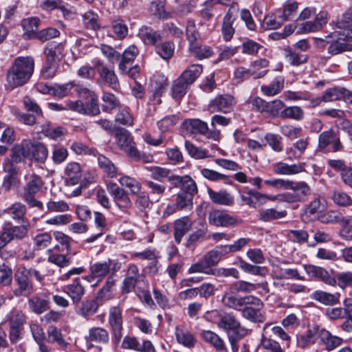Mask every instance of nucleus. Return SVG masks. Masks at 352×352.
I'll return each instance as SVG.
<instances>
[{"mask_svg": "<svg viewBox=\"0 0 352 352\" xmlns=\"http://www.w3.org/2000/svg\"><path fill=\"white\" fill-rule=\"evenodd\" d=\"M26 267L20 268L15 274L18 287L14 290L16 296H28L34 292V286Z\"/></svg>", "mask_w": 352, "mask_h": 352, "instance_id": "9b49d317", "label": "nucleus"}, {"mask_svg": "<svg viewBox=\"0 0 352 352\" xmlns=\"http://www.w3.org/2000/svg\"><path fill=\"white\" fill-rule=\"evenodd\" d=\"M305 170V165L302 163L288 164L285 162H277L273 166V170L277 175H296Z\"/></svg>", "mask_w": 352, "mask_h": 352, "instance_id": "c756f323", "label": "nucleus"}, {"mask_svg": "<svg viewBox=\"0 0 352 352\" xmlns=\"http://www.w3.org/2000/svg\"><path fill=\"white\" fill-rule=\"evenodd\" d=\"M202 71L203 69L201 65L194 64L185 69L180 75V77L190 85L200 76Z\"/></svg>", "mask_w": 352, "mask_h": 352, "instance_id": "603ef678", "label": "nucleus"}, {"mask_svg": "<svg viewBox=\"0 0 352 352\" xmlns=\"http://www.w3.org/2000/svg\"><path fill=\"white\" fill-rule=\"evenodd\" d=\"M55 251H60L59 245H56L53 249H49L47 260L60 267H67L71 264V257L67 254H61Z\"/></svg>", "mask_w": 352, "mask_h": 352, "instance_id": "e433bc0d", "label": "nucleus"}, {"mask_svg": "<svg viewBox=\"0 0 352 352\" xmlns=\"http://www.w3.org/2000/svg\"><path fill=\"white\" fill-rule=\"evenodd\" d=\"M235 103L236 101L232 96L230 94L219 95L210 102L208 107L212 113L220 111L228 113L231 112Z\"/></svg>", "mask_w": 352, "mask_h": 352, "instance_id": "ddd939ff", "label": "nucleus"}, {"mask_svg": "<svg viewBox=\"0 0 352 352\" xmlns=\"http://www.w3.org/2000/svg\"><path fill=\"white\" fill-rule=\"evenodd\" d=\"M39 23L40 19L37 17H30L22 21V26L25 31V35L28 38H35L38 33L37 29Z\"/></svg>", "mask_w": 352, "mask_h": 352, "instance_id": "8fccbe9b", "label": "nucleus"}, {"mask_svg": "<svg viewBox=\"0 0 352 352\" xmlns=\"http://www.w3.org/2000/svg\"><path fill=\"white\" fill-rule=\"evenodd\" d=\"M65 174L67 176L68 185H76L79 182L82 176V170L80 164L77 162L68 163L65 168Z\"/></svg>", "mask_w": 352, "mask_h": 352, "instance_id": "4c0bfd02", "label": "nucleus"}, {"mask_svg": "<svg viewBox=\"0 0 352 352\" xmlns=\"http://www.w3.org/2000/svg\"><path fill=\"white\" fill-rule=\"evenodd\" d=\"M122 268V262L119 259L109 258L102 262H96L92 264L89 267V278H103L106 276L110 274L112 276L118 272Z\"/></svg>", "mask_w": 352, "mask_h": 352, "instance_id": "39448f33", "label": "nucleus"}, {"mask_svg": "<svg viewBox=\"0 0 352 352\" xmlns=\"http://www.w3.org/2000/svg\"><path fill=\"white\" fill-rule=\"evenodd\" d=\"M184 145L188 153L196 160H203L211 157L208 150L195 146L188 141H186Z\"/></svg>", "mask_w": 352, "mask_h": 352, "instance_id": "052dcab7", "label": "nucleus"}, {"mask_svg": "<svg viewBox=\"0 0 352 352\" xmlns=\"http://www.w3.org/2000/svg\"><path fill=\"white\" fill-rule=\"evenodd\" d=\"M15 221H21L22 223L28 221L25 217L26 207L21 203H15L6 211Z\"/></svg>", "mask_w": 352, "mask_h": 352, "instance_id": "6e6d98bb", "label": "nucleus"}, {"mask_svg": "<svg viewBox=\"0 0 352 352\" xmlns=\"http://www.w3.org/2000/svg\"><path fill=\"white\" fill-rule=\"evenodd\" d=\"M98 307L96 300H87L82 302L77 313L78 315L87 318L94 315L97 311Z\"/></svg>", "mask_w": 352, "mask_h": 352, "instance_id": "338daca9", "label": "nucleus"}, {"mask_svg": "<svg viewBox=\"0 0 352 352\" xmlns=\"http://www.w3.org/2000/svg\"><path fill=\"white\" fill-rule=\"evenodd\" d=\"M102 110L110 113L120 105V101L113 94L104 92L102 96Z\"/></svg>", "mask_w": 352, "mask_h": 352, "instance_id": "69168bd1", "label": "nucleus"}, {"mask_svg": "<svg viewBox=\"0 0 352 352\" xmlns=\"http://www.w3.org/2000/svg\"><path fill=\"white\" fill-rule=\"evenodd\" d=\"M284 82V78L278 76L270 85H263L261 87V91L267 96H276L283 90Z\"/></svg>", "mask_w": 352, "mask_h": 352, "instance_id": "09e8293b", "label": "nucleus"}, {"mask_svg": "<svg viewBox=\"0 0 352 352\" xmlns=\"http://www.w3.org/2000/svg\"><path fill=\"white\" fill-rule=\"evenodd\" d=\"M28 303L30 309L36 314H41L50 308L49 301L41 294L35 295L29 298Z\"/></svg>", "mask_w": 352, "mask_h": 352, "instance_id": "58836bf2", "label": "nucleus"}, {"mask_svg": "<svg viewBox=\"0 0 352 352\" xmlns=\"http://www.w3.org/2000/svg\"><path fill=\"white\" fill-rule=\"evenodd\" d=\"M46 63L41 70V75L45 79L53 78L58 69V57L54 49L46 47L45 49Z\"/></svg>", "mask_w": 352, "mask_h": 352, "instance_id": "dca6fc26", "label": "nucleus"}, {"mask_svg": "<svg viewBox=\"0 0 352 352\" xmlns=\"http://www.w3.org/2000/svg\"><path fill=\"white\" fill-rule=\"evenodd\" d=\"M335 26L344 38L352 40V8L346 10L342 17L335 22Z\"/></svg>", "mask_w": 352, "mask_h": 352, "instance_id": "6ab92c4d", "label": "nucleus"}, {"mask_svg": "<svg viewBox=\"0 0 352 352\" xmlns=\"http://www.w3.org/2000/svg\"><path fill=\"white\" fill-rule=\"evenodd\" d=\"M208 193L210 199L214 204L232 206L234 204V197L226 190H220L219 192L208 189Z\"/></svg>", "mask_w": 352, "mask_h": 352, "instance_id": "79ce46f5", "label": "nucleus"}, {"mask_svg": "<svg viewBox=\"0 0 352 352\" xmlns=\"http://www.w3.org/2000/svg\"><path fill=\"white\" fill-rule=\"evenodd\" d=\"M30 229L29 221L22 223L20 226H14L10 222L5 223L0 232V256L7 258L4 248L12 241L22 240L25 238Z\"/></svg>", "mask_w": 352, "mask_h": 352, "instance_id": "f03ea898", "label": "nucleus"}, {"mask_svg": "<svg viewBox=\"0 0 352 352\" xmlns=\"http://www.w3.org/2000/svg\"><path fill=\"white\" fill-rule=\"evenodd\" d=\"M340 293H328L321 290H317L311 294V298L315 300L322 305L331 306L339 303Z\"/></svg>", "mask_w": 352, "mask_h": 352, "instance_id": "2f4dec72", "label": "nucleus"}, {"mask_svg": "<svg viewBox=\"0 0 352 352\" xmlns=\"http://www.w3.org/2000/svg\"><path fill=\"white\" fill-rule=\"evenodd\" d=\"M118 182L122 186L129 189L131 194L138 195L141 190L142 185L135 178L128 175H122Z\"/></svg>", "mask_w": 352, "mask_h": 352, "instance_id": "4d7b16f0", "label": "nucleus"}, {"mask_svg": "<svg viewBox=\"0 0 352 352\" xmlns=\"http://www.w3.org/2000/svg\"><path fill=\"white\" fill-rule=\"evenodd\" d=\"M287 214L285 210H277L276 208H261L258 211V219L263 222H271L285 218Z\"/></svg>", "mask_w": 352, "mask_h": 352, "instance_id": "f704fd0d", "label": "nucleus"}, {"mask_svg": "<svg viewBox=\"0 0 352 352\" xmlns=\"http://www.w3.org/2000/svg\"><path fill=\"white\" fill-rule=\"evenodd\" d=\"M92 64L97 68L100 78L107 82L112 89L116 90L119 87V81L113 69H109L98 58H95Z\"/></svg>", "mask_w": 352, "mask_h": 352, "instance_id": "2eb2a0df", "label": "nucleus"}, {"mask_svg": "<svg viewBox=\"0 0 352 352\" xmlns=\"http://www.w3.org/2000/svg\"><path fill=\"white\" fill-rule=\"evenodd\" d=\"M98 163L99 166L103 169L107 176L110 178H114L117 175V168L114 164L103 155L98 157Z\"/></svg>", "mask_w": 352, "mask_h": 352, "instance_id": "13d9d810", "label": "nucleus"}, {"mask_svg": "<svg viewBox=\"0 0 352 352\" xmlns=\"http://www.w3.org/2000/svg\"><path fill=\"white\" fill-rule=\"evenodd\" d=\"M253 298L250 300V303L243 305V308L239 311L243 318L253 322H263L265 318L261 310L264 306L263 301L256 296L250 295Z\"/></svg>", "mask_w": 352, "mask_h": 352, "instance_id": "6e6552de", "label": "nucleus"}, {"mask_svg": "<svg viewBox=\"0 0 352 352\" xmlns=\"http://www.w3.org/2000/svg\"><path fill=\"white\" fill-rule=\"evenodd\" d=\"M328 13L320 11L317 14L314 21H307L300 24L297 33L307 34L320 30L328 21Z\"/></svg>", "mask_w": 352, "mask_h": 352, "instance_id": "4468645a", "label": "nucleus"}, {"mask_svg": "<svg viewBox=\"0 0 352 352\" xmlns=\"http://www.w3.org/2000/svg\"><path fill=\"white\" fill-rule=\"evenodd\" d=\"M89 339L91 342L98 343H107L109 342V333L101 327H93L89 331Z\"/></svg>", "mask_w": 352, "mask_h": 352, "instance_id": "680f3d73", "label": "nucleus"}, {"mask_svg": "<svg viewBox=\"0 0 352 352\" xmlns=\"http://www.w3.org/2000/svg\"><path fill=\"white\" fill-rule=\"evenodd\" d=\"M201 336L204 341L214 346L218 352H227L224 342L214 332L208 330L202 331Z\"/></svg>", "mask_w": 352, "mask_h": 352, "instance_id": "c03bdc74", "label": "nucleus"}, {"mask_svg": "<svg viewBox=\"0 0 352 352\" xmlns=\"http://www.w3.org/2000/svg\"><path fill=\"white\" fill-rule=\"evenodd\" d=\"M193 196L179 191L175 198V204L178 210H191L193 205Z\"/></svg>", "mask_w": 352, "mask_h": 352, "instance_id": "e2e57ef3", "label": "nucleus"}, {"mask_svg": "<svg viewBox=\"0 0 352 352\" xmlns=\"http://www.w3.org/2000/svg\"><path fill=\"white\" fill-rule=\"evenodd\" d=\"M116 285V280L112 276H109L104 285L98 292L96 298L98 300L104 302L109 300L113 298L112 292L115 289Z\"/></svg>", "mask_w": 352, "mask_h": 352, "instance_id": "a19ab883", "label": "nucleus"}, {"mask_svg": "<svg viewBox=\"0 0 352 352\" xmlns=\"http://www.w3.org/2000/svg\"><path fill=\"white\" fill-rule=\"evenodd\" d=\"M80 89H82V87H80L74 82H69L62 85H55L52 87V96L58 98H62L69 95H73L74 92L78 93L79 95Z\"/></svg>", "mask_w": 352, "mask_h": 352, "instance_id": "c9c22d12", "label": "nucleus"}, {"mask_svg": "<svg viewBox=\"0 0 352 352\" xmlns=\"http://www.w3.org/2000/svg\"><path fill=\"white\" fill-rule=\"evenodd\" d=\"M34 69V60L32 56H19L7 74V80L12 87L22 86L31 78Z\"/></svg>", "mask_w": 352, "mask_h": 352, "instance_id": "f257e3e1", "label": "nucleus"}, {"mask_svg": "<svg viewBox=\"0 0 352 352\" xmlns=\"http://www.w3.org/2000/svg\"><path fill=\"white\" fill-rule=\"evenodd\" d=\"M24 105L28 111L35 113V115L22 113L19 115V120L28 125H33L36 123V118L42 116V111L39 106L30 97H25Z\"/></svg>", "mask_w": 352, "mask_h": 352, "instance_id": "aec40b11", "label": "nucleus"}, {"mask_svg": "<svg viewBox=\"0 0 352 352\" xmlns=\"http://www.w3.org/2000/svg\"><path fill=\"white\" fill-rule=\"evenodd\" d=\"M115 138L118 146L123 150L129 157L135 160L140 159V152L135 146L131 133L124 129H118L115 133Z\"/></svg>", "mask_w": 352, "mask_h": 352, "instance_id": "0eeeda50", "label": "nucleus"}, {"mask_svg": "<svg viewBox=\"0 0 352 352\" xmlns=\"http://www.w3.org/2000/svg\"><path fill=\"white\" fill-rule=\"evenodd\" d=\"M273 273L278 279H304V277L299 274L296 269L281 268L277 266L274 269Z\"/></svg>", "mask_w": 352, "mask_h": 352, "instance_id": "5fc2aeb1", "label": "nucleus"}, {"mask_svg": "<svg viewBox=\"0 0 352 352\" xmlns=\"http://www.w3.org/2000/svg\"><path fill=\"white\" fill-rule=\"evenodd\" d=\"M109 322L115 331V336L118 341L121 338L122 329V317L121 309L118 307H112L109 309Z\"/></svg>", "mask_w": 352, "mask_h": 352, "instance_id": "c85d7f7f", "label": "nucleus"}, {"mask_svg": "<svg viewBox=\"0 0 352 352\" xmlns=\"http://www.w3.org/2000/svg\"><path fill=\"white\" fill-rule=\"evenodd\" d=\"M175 335L177 342L186 348H193L197 343L195 335L183 325L176 326Z\"/></svg>", "mask_w": 352, "mask_h": 352, "instance_id": "4be33fe9", "label": "nucleus"}, {"mask_svg": "<svg viewBox=\"0 0 352 352\" xmlns=\"http://www.w3.org/2000/svg\"><path fill=\"white\" fill-rule=\"evenodd\" d=\"M5 320L9 323L10 328L23 329L26 317L22 311L13 309L7 314Z\"/></svg>", "mask_w": 352, "mask_h": 352, "instance_id": "37998d69", "label": "nucleus"}, {"mask_svg": "<svg viewBox=\"0 0 352 352\" xmlns=\"http://www.w3.org/2000/svg\"><path fill=\"white\" fill-rule=\"evenodd\" d=\"M146 169L151 173V178L158 182H163L166 179H168L170 173V169L158 166L146 167Z\"/></svg>", "mask_w": 352, "mask_h": 352, "instance_id": "0e129e2a", "label": "nucleus"}, {"mask_svg": "<svg viewBox=\"0 0 352 352\" xmlns=\"http://www.w3.org/2000/svg\"><path fill=\"white\" fill-rule=\"evenodd\" d=\"M65 292L70 297L74 304L77 305L81 300L85 290L79 278H75L72 283L65 287Z\"/></svg>", "mask_w": 352, "mask_h": 352, "instance_id": "7c9ffc66", "label": "nucleus"}, {"mask_svg": "<svg viewBox=\"0 0 352 352\" xmlns=\"http://www.w3.org/2000/svg\"><path fill=\"white\" fill-rule=\"evenodd\" d=\"M188 52L198 60L209 58L214 54L212 47L198 41L188 45Z\"/></svg>", "mask_w": 352, "mask_h": 352, "instance_id": "cd10ccee", "label": "nucleus"}, {"mask_svg": "<svg viewBox=\"0 0 352 352\" xmlns=\"http://www.w3.org/2000/svg\"><path fill=\"white\" fill-rule=\"evenodd\" d=\"M192 222L188 216L177 219L174 222V239L179 244L183 236L192 228Z\"/></svg>", "mask_w": 352, "mask_h": 352, "instance_id": "393cba45", "label": "nucleus"}, {"mask_svg": "<svg viewBox=\"0 0 352 352\" xmlns=\"http://www.w3.org/2000/svg\"><path fill=\"white\" fill-rule=\"evenodd\" d=\"M333 38H337L338 40L333 41L331 39V43L328 47L329 54L336 55L344 52L352 50V44L344 42V40L348 39L344 38L342 36L339 34L338 32L336 31L333 33Z\"/></svg>", "mask_w": 352, "mask_h": 352, "instance_id": "a878e982", "label": "nucleus"}, {"mask_svg": "<svg viewBox=\"0 0 352 352\" xmlns=\"http://www.w3.org/2000/svg\"><path fill=\"white\" fill-rule=\"evenodd\" d=\"M138 36L146 45H155L158 41L162 40L160 33L148 26L140 28Z\"/></svg>", "mask_w": 352, "mask_h": 352, "instance_id": "473e14b6", "label": "nucleus"}, {"mask_svg": "<svg viewBox=\"0 0 352 352\" xmlns=\"http://www.w3.org/2000/svg\"><path fill=\"white\" fill-rule=\"evenodd\" d=\"M325 209V201L322 198H316L305 208V214L308 216L309 219L313 220L318 214L323 212Z\"/></svg>", "mask_w": 352, "mask_h": 352, "instance_id": "3c124183", "label": "nucleus"}, {"mask_svg": "<svg viewBox=\"0 0 352 352\" xmlns=\"http://www.w3.org/2000/svg\"><path fill=\"white\" fill-rule=\"evenodd\" d=\"M79 96L86 99L84 104V115L96 116L99 114L100 109L98 104V97L94 91L87 88H82L80 90Z\"/></svg>", "mask_w": 352, "mask_h": 352, "instance_id": "a211bd4d", "label": "nucleus"}, {"mask_svg": "<svg viewBox=\"0 0 352 352\" xmlns=\"http://www.w3.org/2000/svg\"><path fill=\"white\" fill-rule=\"evenodd\" d=\"M28 160L44 164L48 157V149L42 142L27 140Z\"/></svg>", "mask_w": 352, "mask_h": 352, "instance_id": "f8f14e48", "label": "nucleus"}, {"mask_svg": "<svg viewBox=\"0 0 352 352\" xmlns=\"http://www.w3.org/2000/svg\"><path fill=\"white\" fill-rule=\"evenodd\" d=\"M346 90L342 88L333 87L327 89L322 94L321 98H317L313 101V104L317 106L321 101L329 102L339 100L346 95Z\"/></svg>", "mask_w": 352, "mask_h": 352, "instance_id": "72a5a7b5", "label": "nucleus"}, {"mask_svg": "<svg viewBox=\"0 0 352 352\" xmlns=\"http://www.w3.org/2000/svg\"><path fill=\"white\" fill-rule=\"evenodd\" d=\"M107 188L116 205L122 212L129 214V210L131 207L132 203L127 192L116 183H109Z\"/></svg>", "mask_w": 352, "mask_h": 352, "instance_id": "9d476101", "label": "nucleus"}, {"mask_svg": "<svg viewBox=\"0 0 352 352\" xmlns=\"http://www.w3.org/2000/svg\"><path fill=\"white\" fill-rule=\"evenodd\" d=\"M27 140H23L20 144H16L11 149L10 160L16 164L22 162L28 159Z\"/></svg>", "mask_w": 352, "mask_h": 352, "instance_id": "a18cd8bd", "label": "nucleus"}, {"mask_svg": "<svg viewBox=\"0 0 352 352\" xmlns=\"http://www.w3.org/2000/svg\"><path fill=\"white\" fill-rule=\"evenodd\" d=\"M209 314L211 318L220 317L219 322L217 323L219 329L227 333L232 331L238 338H243L248 334L249 331L241 326L239 320L232 313L220 316L219 311L212 310Z\"/></svg>", "mask_w": 352, "mask_h": 352, "instance_id": "20e7f679", "label": "nucleus"}, {"mask_svg": "<svg viewBox=\"0 0 352 352\" xmlns=\"http://www.w3.org/2000/svg\"><path fill=\"white\" fill-rule=\"evenodd\" d=\"M122 347L126 349H131L138 352H155V348L149 340H144L140 343L135 337L126 336L122 342Z\"/></svg>", "mask_w": 352, "mask_h": 352, "instance_id": "412c9836", "label": "nucleus"}, {"mask_svg": "<svg viewBox=\"0 0 352 352\" xmlns=\"http://www.w3.org/2000/svg\"><path fill=\"white\" fill-rule=\"evenodd\" d=\"M183 126L191 133H199L214 141L220 140V131L217 129L210 130L208 124L199 119H186L183 122Z\"/></svg>", "mask_w": 352, "mask_h": 352, "instance_id": "423d86ee", "label": "nucleus"}, {"mask_svg": "<svg viewBox=\"0 0 352 352\" xmlns=\"http://www.w3.org/2000/svg\"><path fill=\"white\" fill-rule=\"evenodd\" d=\"M285 57L290 65L293 66H299L308 60V56L303 54H299L290 47L285 49Z\"/></svg>", "mask_w": 352, "mask_h": 352, "instance_id": "864d4df0", "label": "nucleus"}, {"mask_svg": "<svg viewBox=\"0 0 352 352\" xmlns=\"http://www.w3.org/2000/svg\"><path fill=\"white\" fill-rule=\"evenodd\" d=\"M140 272L138 266L131 264L126 273L122 283V290L124 293H129L135 287L140 278Z\"/></svg>", "mask_w": 352, "mask_h": 352, "instance_id": "b1692460", "label": "nucleus"}, {"mask_svg": "<svg viewBox=\"0 0 352 352\" xmlns=\"http://www.w3.org/2000/svg\"><path fill=\"white\" fill-rule=\"evenodd\" d=\"M94 223L98 232L85 239V243H92L101 237L107 229V223L105 216L100 212H94Z\"/></svg>", "mask_w": 352, "mask_h": 352, "instance_id": "bb28decb", "label": "nucleus"}, {"mask_svg": "<svg viewBox=\"0 0 352 352\" xmlns=\"http://www.w3.org/2000/svg\"><path fill=\"white\" fill-rule=\"evenodd\" d=\"M289 189L292 190L294 192L297 198H300L298 201H304L310 194V188L305 182H294L291 181Z\"/></svg>", "mask_w": 352, "mask_h": 352, "instance_id": "bf43d9fd", "label": "nucleus"}, {"mask_svg": "<svg viewBox=\"0 0 352 352\" xmlns=\"http://www.w3.org/2000/svg\"><path fill=\"white\" fill-rule=\"evenodd\" d=\"M208 222L216 226L228 227L236 224V219L222 211L214 210L209 214Z\"/></svg>", "mask_w": 352, "mask_h": 352, "instance_id": "5701e85b", "label": "nucleus"}, {"mask_svg": "<svg viewBox=\"0 0 352 352\" xmlns=\"http://www.w3.org/2000/svg\"><path fill=\"white\" fill-rule=\"evenodd\" d=\"M309 143L308 138L296 141L292 146L287 148L286 150L288 158L290 160L299 158L307 149Z\"/></svg>", "mask_w": 352, "mask_h": 352, "instance_id": "49530a36", "label": "nucleus"}, {"mask_svg": "<svg viewBox=\"0 0 352 352\" xmlns=\"http://www.w3.org/2000/svg\"><path fill=\"white\" fill-rule=\"evenodd\" d=\"M234 289H232L230 286L223 293L221 297V303L228 309H234L239 311L243 307L250 303V300L253 298L249 296H241L237 294Z\"/></svg>", "mask_w": 352, "mask_h": 352, "instance_id": "1a4fd4ad", "label": "nucleus"}, {"mask_svg": "<svg viewBox=\"0 0 352 352\" xmlns=\"http://www.w3.org/2000/svg\"><path fill=\"white\" fill-rule=\"evenodd\" d=\"M320 334L322 342L326 346V349L329 351L340 346L343 342L342 338L333 336L329 331L325 329H322Z\"/></svg>", "mask_w": 352, "mask_h": 352, "instance_id": "de8ad7c7", "label": "nucleus"}, {"mask_svg": "<svg viewBox=\"0 0 352 352\" xmlns=\"http://www.w3.org/2000/svg\"><path fill=\"white\" fill-rule=\"evenodd\" d=\"M305 270L309 277L322 281L328 285L334 286L336 284V278L328 271L321 267L307 265L304 266Z\"/></svg>", "mask_w": 352, "mask_h": 352, "instance_id": "f3484780", "label": "nucleus"}, {"mask_svg": "<svg viewBox=\"0 0 352 352\" xmlns=\"http://www.w3.org/2000/svg\"><path fill=\"white\" fill-rule=\"evenodd\" d=\"M190 85L184 81L180 76L176 79L172 86L173 96L175 99H180L187 92Z\"/></svg>", "mask_w": 352, "mask_h": 352, "instance_id": "774afa93", "label": "nucleus"}, {"mask_svg": "<svg viewBox=\"0 0 352 352\" xmlns=\"http://www.w3.org/2000/svg\"><path fill=\"white\" fill-rule=\"evenodd\" d=\"M269 61L265 58H260L253 61L250 66V74L254 79L263 78L268 72Z\"/></svg>", "mask_w": 352, "mask_h": 352, "instance_id": "ea45409f", "label": "nucleus"}, {"mask_svg": "<svg viewBox=\"0 0 352 352\" xmlns=\"http://www.w3.org/2000/svg\"><path fill=\"white\" fill-rule=\"evenodd\" d=\"M25 181L23 194L24 201L31 207L42 208L43 203L34 197L44 184L42 178L34 173H28L25 175Z\"/></svg>", "mask_w": 352, "mask_h": 352, "instance_id": "7ed1b4c3", "label": "nucleus"}]
</instances>
